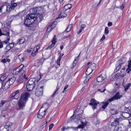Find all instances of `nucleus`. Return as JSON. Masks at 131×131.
Here are the masks:
<instances>
[{"label":"nucleus","instance_id":"f257e3e1","mask_svg":"<svg viewBox=\"0 0 131 131\" xmlns=\"http://www.w3.org/2000/svg\"><path fill=\"white\" fill-rule=\"evenodd\" d=\"M29 95V94L26 92L23 93L21 94L20 100L18 103L19 110L23 109L25 106V104L28 100Z\"/></svg>","mask_w":131,"mask_h":131},{"label":"nucleus","instance_id":"f03ea898","mask_svg":"<svg viewBox=\"0 0 131 131\" xmlns=\"http://www.w3.org/2000/svg\"><path fill=\"white\" fill-rule=\"evenodd\" d=\"M37 17L34 14H31L27 15L24 20V24L27 26L29 27L37 19Z\"/></svg>","mask_w":131,"mask_h":131},{"label":"nucleus","instance_id":"7ed1b4c3","mask_svg":"<svg viewBox=\"0 0 131 131\" xmlns=\"http://www.w3.org/2000/svg\"><path fill=\"white\" fill-rule=\"evenodd\" d=\"M23 65H21L19 67L14 69L13 71V74L14 75L22 76V78L26 79L25 73L24 72Z\"/></svg>","mask_w":131,"mask_h":131},{"label":"nucleus","instance_id":"20e7f679","mask_svg":"<svg viewBox=\"0 0 131 131\" xmlns=\"http://www.w3.org/2000/svg\"><path fill=\"white\" fill-rule=\"evenodd\" d=\"M48 106L47 103L44 104L42 106L40 109L37 115V117L40 119L42 118L45 114V113L48 108Z\"/></svg>","mask_w":131,"mask_h":131},{"label":"nucleus","instance_id":"39448f33","mask_svg":"<svg viewBox=\"0 0 131 131\" xmlns=\"http://www.w3.org/2000/svg\"><path fill=\"white\" fill-rule=\"evenodd\" d=\"M106 78V76L103 74H101L97 78V82L96 83H93V84L95 85H97L99 83H102Z\"/></svg>","mask_w":131,"mask_h":131},{"label":"nucleus","instance_id":"423d86ee","mask_svg":"<svg viewBox=\"0 0 131 131\" xmlns=\"http://www.w3.org/2000/svg\"><path fill=\"white\" fill-rule=\"evenodd\" d=\"M19 90H18L14 91L11 94L10 96V99L11 100L14 99L17 100L18 98L19 94Z\"/></svg>","mask_w":131,"mask_h":131},{"label":"nucleus","instance_id":"0eeeda50","mask_svg":"<svg viewBox=\"0 0 131 131\" xmlns=\"http://www.w3.org/2000/svg\"><path fill=\"white\" fill-rule=\"evenodd\" d=\"M43 87L40 86V88L37 87L36 89L35 94L36 96H40L42 95L43 93Z\"/></svg>","mask_w":131,"mask_h":131},{"label":"nucleus","instance_id":"6e6552de","mask_svg":"<svg viewBox=\"0 0 131 131\" xmlns=\"http://www.w3.org/2000/svg\"><path fill=\"white\" fill-rule=\"evenodd\" d=\"M1 30L0 29V36L1 35H5L7 36V39L5 41H3V42L5 44H7L8 43V41L10 39V36H9V33L8 32H4L3 33H2L1 32Z\"/></svg>","mask_w":131,"mask_h":131},{"label":"nucleus","instance_id":"1a4fd4ad","mask_svg":"<svg viewBox=\"0 0 131 131\" xmlns=\"http://www.w3.org/2000/svg\"><path fill=\"white\" fill-rule=\"evenodd\" d=\"M122 95L119 94V92H117L109 100L110 102L117 100L121 97Z\"/></svg>","mask_w":131,"mask_h":131},{"label":"nucleus","instance_id":"9d476101","mask_svg":"<svg viewBox=\"0 0 131 131\" xmlns=\"http://www.w3.org/2000/svg\"><path fill=\"white\" fill-rule=\"evenodd\" d=\"M90 101V104L93 106L92 108L93 109H95L96 108L97 104L99 103V102L93 99L91 100Z\"/></svg>","mask_w":131,"mask_h":131},{"label":"nucleus","instance_id":"9b49d317","mask_svg":"<svg viewBox=\"0 0 131 131\" xmlns=\"http://www.w3.org/2000/svg\"><path fill=\"white\" fill-rule=\"evenodd\" d=\"M119 118H116L114 121L111 123V126L114 128L115 130L118 127L119 123Z\"/></svg>","mask_w":131,"mask_h":131},{"label":"nucleus","instance_id":"f8f14e48","mask_svg":"<svg viewBox=\"0 0 131 131\" xmlns=\"http://www.w3.org/2000/svg\"><path fill=\"white\" fill-rule=\"evenodd\" d=\"M56 39L55 38H53L52 40V44L51 45H49L48 47L46 48V50L50 49L52 47H53L55 45L56 42Z\"/></svg>","mask_w":131,"mask_h":131},{"label":"nucleus","instance_id":"ddd939ff","mask_svg":"<svg viewBox=\"0 0 131 131\" xmlns=\"http://www.w3.org/2000/svg\"><path fill=\"white\" fill-rule=\"evenodd\" d=\"M66 11L65 10L62 11L59 15V17L60 18H62L66 17L67 14L66 13Z\"/></svg>","mask_w":131,"mask_h":131},{"label":"nucleus","instance_id":"4468645a","mask_svg":"<svg viewBox=\"0 0 131 131\" xmlns=\"http://www.w3.org/2000/svg\"><path fill=\"white\" fill-rule=\"evenodd\" d=\"M122 116L125 118H127L131 116V113L130 112H123L122 114Z\"/></svg>","mask_w":131,"mask_h":131},{"label":"nucleus","instance_id":"2eb2a0df","mask_svg":"<svg viewBox=\"0 0 131 131\" xmlns=\"http://www.w3.org/2000/svg\"><path fill=\"white\" fill-rule=\"evenodd\" d=\"M35 78H31L28 81L27 83H28V85L29 84L31 85H35Z\"/></svg>","mask_w":131,"mask_h":131},{"label":"nucleus","instance_id":"dca6fc26","mask_svg":"<svg viewBox=\"0 0 131 131\" xmlns=\"http://www.w3.org/2000/svg\"><path fill=\"white\" fill-rule=\"evenodd\" d=\"M28 84V83H27L26 88L28 91H31L33 89L35 85H31H31L29 84V85Z\"/></svg>","mask_w":131,"mask_h":131},{"label":"nucleus","instance_id":"f3484780","mask_svg":"<svg viewBox=\"0 0 131 131\" xmlns=\"http://www.w3.org/2000/svg\"><path fill=\"white\" fill-rule=\"evenodd\" d=\"M56 22L55 21L51 23L50 26L47 28V30L48 31L49 29H50V30L49 31H50L52 29L54 28L56 26Z\"/></svg>","mask_w":131,"mask_h":131},{"label":"nucleus","instance_id":"a211bd4d","mask_svg":"<svg viewBox=\"0 0 131 131\" xmlns=\"http://www.w3.org/2000/svg\"><path fill=\"white\" fill-rule=\"evenodd\" d=\"M93 71L91 70V68L88 67L86 72V75H89Z\"/></svg>","mask_w":131,"mask_h":131},{"label":"nucleus","instance_id":"6ab92c4d","mask_svg":"<svg viewBox=\"0 0 131 131\" xmlns=\"http://www.w3.org/2000/svg\"><path fill=\"white\" fill-rule=\"evenodd\" d=\"M128 68L126 70V71L127 72V73H129L130 71H131V61L129 60L128 61Z\"/></svg>","mask_w":131,"mask_h":131},{"label":"nucleus","instance_id":"aec40b11","mask_svg":"<svg viewBox=\"0 0 131 131\" xmlns=\"http://www.w3.org/2000/svg\"><path fill=\"white\" fill-rule=\"evenodd\" d=\"M110 102L109 100L106 101L105 102H104L103 104V105L102 106V107L104 109H105L106 107H107V105H108L109 104L108 102Z\"/></svg>","mask_w":131,"mask_h":131},{"label":"nucleus","instance_id":"412c9836","mask_svg":"<svg viewBox=\"0 0 131 131\" xmlns=\"http://www.w3.org/2000/svg\"><path fill=\"white\" fill-rule=\"evenodd\" d=\"M15 78L14 77H12V78L9 79L8 81L9 83L12 85L13 84L15 81Z\"/></svg>","mask_w":131,"mask_h":131},{"label":"nucleus","instance_id":"4be33fe9","mask_svg":"<svg viewBox=\"0 0 131 131\" xmlns=\"http://www.w3.org/2000/svg\"><path fill=\"white\" fill-rule=\"evenodd\" d=\"M7 76L6 74H4L1 77L0 80L2 81H4L7 78Z\"/></svg>","mask_w":131,"mask_h":131},{"label":"nucleus","instance_id":"5701e85b","mask_svg":"<svg viewBox=\"0 0 131 131\" xmlns=\"http://www.w3.org/2000/svg\"><path fill=\"white\" fill-rule=\"evenodd\" d=\"M130 85L131 84L130 83L127 84L125 85H123V86L125 89V91H127L129 88L130 86Z\"/></svg>","mask_w":131,"mask_h":131},{"label":"nucleus","instance_id":"b1692460","mask_svg":"<svg viewBox=\"0 0 131 131\" xmlns=\"http://www.w3.org/2000/svg\"><path fill=\"white\" fill-rule=\"evenodd\" d=\"M91 77L87 76L83 78V79L84 80V83L85 84L87 83V82L89 81V80L91 78Z\"/></svg>","mask_w":131,"mask_h":131},{"label":"nucleus","instance_id":"393cba45","mask_svg":"<svg viewBox=\"0 0 131 131\" xmlns=\"http://www.w3.org/2000/svg\"><path fill=\"white\" fill-rule=\"evenodd\" d=\"M91 77L87 76L83 78V79L84 80V83L85 84L87 83V82L89 81V80L91 78Z\"/></svg>","mask_w":131,"mask_h":131},{"label":"nucleus","instance_id":"a878e982","mask_svg":"<svg viewBox=\"0 0 131 131\" xmlns=\"http://www.w3.org/2000/svg\"><path fill=\"white\" fill-rule=\"evenodd\" d=\"M10 85L8 81H7L4 86V87L5 90H7L8 88H9Z\"/></svg>","mask_w":131,"mask_h":131},{"label":"nucleus","instance_id":"bb28decb","mask_svg":"<svg viewBox=\"0 0 131 131\" xmlns=\"http://www.w3.org/2000/svg\"><path fill=\"white\" fill-rule=\"evenodd\" d=\"M88 67L91 68V70H92V71H93L96 68V64L94 63H93L89 66Z\"/></svg>","mask_w":131,"mask_h":131},{"label":"nucleus","instance_id":"cd10ccee","mask_svg":"<svg viewBox=\"0 0 131 131\" xmlns=\"http://www.w3.org/2000/svg\"><path fill=\"white\" fill-rule=\"evenodd\" d=\"M25 41V38L24 37H21L19 40L18 42L19 44H22L24 43Z\"/></svg>","mask_w":131,"mask_h":131},{"label":"nucleus","instance_id":"c85d7f7f","mask_svg":"<svg viewBox=\"0 0 131 131\" xmlns=\"http://www.w3.org/2000/svg\"><path fill=\"white\" fill-rule=\"evenodd\" d=\"M72 7V5L71 4H69L65 6L64 7V8L65 9V10L67 11L68 9H70Z\"/></svg>","mask_w":131,"mask_h":131},{"label":"nucleus","instance_id":"c756f323","mask_svg":"<svg viewBox=\"0 0 131 131\" xmlns=\"http://www.w3.org/2000/svg\"><path fill=\"white\" fill-rule=\"evenodd\" d=\"M126 61L125 59V58H123L121 59L119 61H118V62L119 63L118 64H120L121 65L124 63H125Z\"/></svg>","mask_w":131,"mask_h":131},{"label":"nucleus","instance_id":"7c9ffc66","mask_svg":"<svg viewBox=\"0 0 131 131\" xmlns=\"http://www.w3.org/2000/svg\"><path fill=\"white\" fill-rule=\"evenodd\" d=\"M12 125V123L9 122H7L6 123V125L5 126V127L7 128L10 127Z\"/></svg>","mask_w":131,"mask_h":131},{"label":"nucleus","instance_id":"2f4dec72","mask_svg":"<svg viewBox=\"0 0 131 131\" xmlns=\"http://www.w3.org/2000/svg\"><path fill=\"white\" fill-rule=\"evenodd\" d=\"M72 27V26L71 25H69L67 27L66 31L65 30V32H67L70 31Z\"/></svg>","mask_w":131,"mask_h":131},{"label":"nucleus","instance_id":"473e14b6","mask_svg":"<svg viewBox=\"0 0 131 131\" xmlns=\"http://www.w3.org/2000/svg\"><path fill=\"white\" fill-rule=\"evenodd\" d=\"M22 76L21 77L18 79L17 80V82L19 83H21L23 82V79L22 78L26 79V80L27 79V77L26 78H25L26 79H25L22 78V76Z\"/></svg>","mask_w":131,"mask_h":131},{"label":"nucleus","instance_id":"72a5a7b5","mask_svg":"<svg viewBox=\"0 0 131 131\" xmlns=\"http://www.w3.org/2000/svg\"><path fill=\"white\" fill-rule=\"evenodd\" d=\"M40 46V44H38L34 48V50H35L36 52H37L38 49L39 48Z\"/></svg>","mask_w":131,"mask_h":131},{"label":"nucleus","instance_id":"f704fd0d","mask_svg":"<svg viewBox=\"0 0 131 131\" xmlns=\"http://www.w3.org/2000/svg\"><path fill=\"white\" fill-rule=\"evenodd\" d=\"M17 5V4L16 3H12L10 6L11 8L12 9H14L15 7Z\"/></svg>","mask_w":131,"mask_h":131},{"label":"nucleus","instance_id":"c9c22d12","mask_svg":"<svg viewBox=\"0 0 131 131\" xmlns=\"http://www.w3.org/2000/svg\"><path fill=\"white\" fill-rule=\"evenodd\" d=\"M59 88V87L57 86V87L56 89L55 90L53 94L52 95V97H53L56 94L57 91L58 90V89Z\"/></svg>","mask_w":131,"mask_h":131},{"label":"nucleus","instance_id":"e433bc0d","mask_svg":"<svg viewBox=\"0 0 131 131\" xmlns=\"http://www.w3.org/2000/svg\"><path fill=\"white\" fill-rule=\"evenodd\" d=\"M110 111V113L113 115H114L117 113L116 111H115V109L114 108L111 110Z\"/></svg>","mask_w":131,"mask_h":131},{"label":"nucleus","instance_id":"4c0bfd02","mask_svg":"<svg viewBox=\"0 0 131 131\" xmlns=\"http://www.w3.org/2000/svg\"><path fill=\"white\" fill-rule=\"evenodd\" d=\"M117 65H118L117 66L115 70L116 72H117L118 70L121 66V65H120V64H118Z\"/></svg>","mask_w":131,"mask_h":131},{"label":"nucleus","instance_id":"58836bf2","mask_svg":"<svg viewBox=\"0 0 131 131\" xmlns=\"http://www.w3.org/2000/svg\"><path fill=\"white\" fill-rule=\"evenodd\" d=\"M6 6L5 5H3L0 7V13L2 12V10L3 9H6Z\"/></svg>","mask_w":131,"mask_h":131},{"label":"nucleus","instance_id":"ea45409f","mask_svg":"<svg viewBox=\"0 0 131 131\" xmlns=\"http://www.w3.org/2000/svg\"><path fill=\"white\" fill-rule=\"evenodd\" d=\"M43 60H41L38 62V66H39L40 65L42 64Z\"/></svg>","mask_w":131,"mask_h":131},{"label":"nucleus","instance_id":"a19ab883","mask_svg":"<svg viewBox=\"0 0 131 131\" xmlns=\"http://www.w3.org/2000/svg\"><path fill=\"white\" fill-rule=\"evenodd\" d=\"M35 50L33 49L31 53V55L33 56H35L37 53V52H36Z\"/></svg>","mask_w":131,"mask_h":131},{"label":"nucleus","instance_id":"79ce46f5","mask_svg":"<svg viewBox=\"0 0 131 131\" xmlns=\"http://www.w3.org/2000/svg\"><path fill=\"white\" fill-rule=\"evenodd\" d=\"M18 58L20 61H23L24 60V58L23 57H21V55H19L18 56Z\"/></svg>","mask_w":131,"mask_h":131},{"label":"nucleus","instance_id":"37998d69","mask_svg":"<svg viewBox=\"0 0 131 131\" xmlns=\"http://www.w3.org/2000/svg\"><path fill=\"white\" fill-rule=\"evenodd\" d=\"M103 90L102 89V88H101L100 89H97V91H100L101 92H102V93L104 92L105 91L106 89L105 88L103 90Z\"/></svg>","mask_w":131,"mask_h":131},{"label":"nucleus","instance_id":"c03bdc74","mask_svg":"<svg viewBox=\"0 0 131 131\" xmlns=\"http://www.w3.org/2000/svg\"><path fill=\"white\" fill-rule=\"evenodd\" d=\"M6 9L7 11H10L12 10V8H11V7L10 5L7 6H6Z\"/></svg>","mask_w":131,"mask_h":131},{"label":"nucleus","instance_id":"a18cd8bd","mask_svg":"<svg viewBox=\"0 0 131 131\" xmlns=\"http://www.w3.org/2000/svg\"><path fill=\"white\" fill-rule=\"evenodd\" d=\"M6 101H2L0 103V107H2L5 104Z\"/></svg>","mask_w":131,"mask_h":131},{"label":"nucleus","instance_id":"49530a36","mask_svg":"<svg viewBox=\"0 0 131 131\" xmlns=\"http://www.w3.org/2000/svg\"><path fill=\"white\" fill-rule=\"evenodd\" d=\"M109 32V31L107 27H106L105 29V34H107Z\"/></svg>","mask_w":131,"mask_h":131},{"label":"nucleus","instance_id":"de8ad7c7","mask_svg":"<svg viewBox=\"0 0 131 131\" xmlns=\"http://www.w3.org/2000/svg\"><path fill=\"white\" fill-rule=\"evenodd\" d=\"M14 44L13 43H10L8 45V46L11 48H12L14 46Z\"/></svg>","mask_w":131,"mask_h":131},{"label":"nucleus","instance_id":"09e8293b","mask_svg":"<svg viewBox=\"0 0 131 131\" xmlns=\"http://www.w3.org/2000/svg\"><path fill=\"white\" fill-rule=\"evenodd\" d=\"M53 126L54 125L53 124H52L50 125L49 126V130H50L52 128Z\"/></svg>","mask_w":131,"mask_h":131},{"label":"nucleus","instance_id":"8fccbe9b","mask_svg":"<svg viewBox=\"0 0 131 131\" xmlns=\"http://www.w3.org/2000/svg\"><path fill=\"white\" fill-rule=\"evenodd\" d=\"M68 85H67L64 88V90L62 92L63 93H64V92L66 91H67L66 90L68 88Z\"/></svg>","mask_w":131,"mask_h":131},{"label":"nucleus","instance_id":"3c124183","mask_svg":"<svg viewBox=\"0 0 131 131\" xmlns=\"http://www.w3.org/2000/svg\"><path fill=\"white\" fill-rule=\"evenodd\" d=\"M11 48L8 46V45L6 47L5 49L7 51L9 50Z\"/></svg>","mask_w":131,"mask_h":131},{"label":"nucleus","instance_id":"603ef678","mask_svg":"<svg viewBox=\"0 0 131 131\" xmlns=\"http://www.w3.org/2000/svg\"><path fill=\"white\" fill-rule=\"evenodd\" d=\"M86 26L85 25L83 24H82L80 26V28L82 29H83L84 28H85Z\"/></svg>","mask_w":131,"mask_h":131},{"label":"nucleus","instance_id":"864d4df0","mask_svg":"<svg viewBox=\"0 0 131 131\" xmlns=\"http://www.w3.org/2000/svg\"><path fill=\"white\" fill-rule=\"evenodd\" d=\"M39 18L40 19V21L42 20L43 19V16L42 15H40L38 16Z\"/></svg>","mask_w":131,"mask_h":131},{"label":"nucleus","instance_id":"5fc2aeb1","mask_svg":"<svg viewBox=\"0 0 131 131\" xmlns=\"http://www.w3.org/2000/svg\"><path fill=\"white\" fill-rule=\"evenodd\" d=\"M105 36L104 35H103L102 38L101 39L100 41L101 42L104 39H105Z\"/></svg>","mask_w":131,"mask_h":131},{"label":"nucleus","instance_id":"6e6d98bb","mask_svg":"<svg viewBox=\"0 0 131 131\" xmlns=\"http://www.w3.org/2000/svg\"><path fill=\"white\" fill-rule=\"evenodd\" d=\"M59 53L60 54V56L59 57V58H58V59L60 60L61 58H62V56L63 55V54L62 53L61 54V53Z\"/></svg>","mask_w":131,"mask_h":131},{"label":"nucleus","instance_id":"4d7b16f0","mask_svg":"<svg viewBox=\"0 0 131 131\" xmlns=\"http://www.w3.org/2000/svg\"><path fill=\"white\" fill-rule=\"evenodd\" d=\"M60 60L58 59L57 61V64L59 65V66L60 65Z\"/></svg>","mask_w":131,"mask_h":131},{"label":"nucleus","instance_id":"13d9d810","mask_svg":"<svg viewBox=\"0 0 131 131\" xmlns=\"http://www.w3.org/2000/svg\"><path fill=\"white\" fill-rule=\"evenodd\" d=\"M78 116H76L75 117V118H74L73 119V121L75 122H76L78 120Z\"/></svg>","mask_w":131,"mask_h":131},{"label":"nucleus","instance_id":"bf43d9fd","mask_svg":"<svg viewBox=\"0 0 131 131\" xmlns=\"http://www.w3.org/2000/svg\"><path fill=\"white\" fill-rule=\"evenodd\" d=\"M47 122H45L43 124V125L42 126V127H45L47 125Z\"/></svg>","mask_w":131,"mask_h":131},{"label":"nucleus","instance_id":"052dcab7","mask_svg":"<svg viewBox=\"0 0 131 131\" xmlns=\"http://www.w3.org/2000/svg\"><path fill=\"white\" fill-rule=\"evenodd\" d=\"M112 23L110 22H108V27H110L112 26Z\"/></svg>","mask_w":131,"mask_h":131},{"label":"nucleus","instance_id":"680f3d73","mask_svg":"<svg viewBox=\"0 0 131 131\" xmlns=\"http://www.w3.org/2000/svg\"><path fill=\"white\" fill-rule=\"evenodd\" d=\"M1 62L5 63L6 62V59H4L1 60Z\"/></svg>","mask_w":131,"mask_h":131},{"label":"nucleus","instance_id":"e2e57ef3","mask_svg":"<svg viewBox=\"0 0 131 131\" xmlns=\"http://www.w3.org/2000/svg\"><path fill=\"white\" fill-rule=\"evenodd\" d=\"M83 29H81L80 28V29L79 30V31H78L77 32V34H79L80 32H81L82 31V30H83Z\"/></svg>","mask_w":131,"mask_h":131},{"label":"nucleus","instance_id":"0e129e2a","mask_svg":"<svg viewBox=\"0 0 131 131\" xmlns=\"http://www.w3.org/2000/svg\"><path fill=\"white\" fill-rule=\"evenodd\" d=\"M125 75V74L124 73L123 74L120 75L121 77L123 78Z\"/></svg>","mask_w":131,"mask_h":131},{"label":"nucleus","instance_id":"69168bd1","mask_svg":"<svg viewBox=\"0 0 131 131\" xmlns=\"http://www.w3.org/2000/svg\"><path fill=\"white\" fill-rule=\"evenodd\" d=\"M125 7V5L123 4H122L120 7V9H123Z\"/></svg>","mask_w":131,"mask_h":131},{"label":"nucleus","instance_id":"338daca9","mask_svg":"<svg viewBox=\"0 0 131 131\" xmlns=\"http://www.w3.org/2000/svg\"><path fill=\"white\" fill-rule=\"evenodd\" d=\"M6 59V62H9L10 61V60L8 59Z\"/></svg>","mask_w":131,"mask_h":131},{"label":"nucleus","instance_id":"774afa93","mask_svg":"<svg viewBox=\"0 0 131 131\" xmlns=\"http://www.w3.org/2000/svg\"><path fill=\"white\" fill-rule=\"evenodd\" d=\"M78 128H83V126L82 125H79L78 126Z\"/></svg>","mask_w":131,"mask_h":131}]
</instances>
